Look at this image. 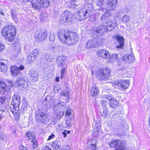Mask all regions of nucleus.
Wrapping results in <instances>:
<instances>
[{
    "instance_id": "nucleus-1",
    "label": "nucleus",
    "mask_w": 150,
    "mask_h": 150,
    "mask_svg": "<svg viewBox=\"0 0 150 150\" xmlns=\"http://www.w3.org/2000/svg\"><path fill=\"white\" fill-rule=\"evenodd\" d=\"M115 25L114 23H112L111 21H108L104 23L103 25L100 26L99 27L92 28L91 30L92 32V33L96 35L97 37L103 35L105 32L112 30Z\"/></svg>"
},
{
    "instance_id": "nucleus-2",
    "label": "nucleus",
    "mask_w": 150,
    "mask_h": 150,
    "mask_svg": "<svg viewBox=\"0 0 150 150\" xmlns=\"http://www.w3.org/2000/svg\"><path fill=\"white\" fill-rule=\"evenodd\" d=\"M16 30L12 25H6L3 29L1 33L3 36L6 37V39L9 41H12L16 35Z\"/></svg>"
},
{
    "instance_id": "nucleus-3",
    "label": "nucleus",
    "mask_w": 150,
    "mask_h": 150,
    "mask_svg": "<svg viewBox=\"0 0 150 150\" xmlns=\"http://www.w3.org/2000/svg\"><path fill=\"white\" fill-rule=\"evenodd\" d=\"M112 148H115L114 150H127V148L125 146L126 143L124 140L120 139L113 140L109 144Z\"/></svg>"
},
{
    "instance_id": "nucleus-4",
    "label": "nucleus",
    "mask_w": 150,
    "mask_h": 150,
    "mask_svg": "<svg viewBox=\"0 0 150 150\" xmlns=\"http://www.w3.org/2000/svg\"><path fill=\"white\" fill-rule=\"evenodd\" d=\"M12 100H13L11 102L10 110L12 113L15 114L17 113L19 110L20 98L18 95H14L13 97Z\"/></svg>"
},
{
    "instance_id": "nucleus-5",
    "label": "nucleus",
    "mask_w": 150,
    "mask_h": 150,
    "mask_svg": "<svg viewBox=\"0 0 150 150\" xmlns=\"http://www.w3.org/2000/svg\"><path fill=\"white\" fill-rule=\"evenodd\" d=\"M79 41V37L77 34L73 32H69L65 44L68 45L75 44Z\"/></svg>"
},
{
    "instance_id": "nucleus-6",
    "label": "nucleus",
    "mask_w": 150,
    "mask_h": 150,
    "mask_svg": "<svg viewBox=\"0 0 150 150\" xmlns=\"http://www.w3.org/2000/svg\"><path fill=\"white\" fill-rule=\"evenodd\" d=\"M110 73V71L108 68L100 69L97 71L96 76L100 80H104L109 76Z\"/></svg>"
},
{
    "instance_id": "nucleus-7",
    "label": "nucleus",
    "mask_w": 150,
    "mask_h": 150,
    "mask_svg": "<svg viewBox=\"0 0 150 150\" xmlns=\"http://www.w3.org/2000/svg\"><path fill=\"white\" fill-rule=\"evenodd\" d=\"M129 81L127 80H119L118 81H115L110 83L111 85H118L121 87L123 89H125L127 88L129 86Z\"/></svg>"
},
{
    "instance_id": "nucleus-8",
    "label": "nucleus",
    "mask_w": 150,
    "mask_h": 150,
    "mask_svg": "<svg viewBox=\"0 0 150 150\" xmlns=\"http://www.w3.org/2000/svg\"><path fill=\"white\" fill-rule=\"evenodd\" d=\"M35 118L37 122L40 123H45L47 119L46 114L40 110H38L37 112Z\"/></svg>"
},
{
    "instance_id": "nucleus-9",
    "label": "nucleus",
    "mask_w": 150,
    "mask_h": 150,
    "mask_svg": "<svg viewBox=\"0 0 150 150\" xmlns=\"http://www.w3.org/2000/svg\"><path fill=\"white\" fill-rule=\"evenodd\" d=\"M69 32H66L64 30L59 31L58 32V35L60 41L62 42H65L68 37Z\"/></svg>"
},
{
    "instance_id": "nucleus-10",
    "label": "nucleus",
    "mask_w": 150,
    "mask_h": 150,
    "mask_svg": "<svg viewBox=\"0 0 150 150\" xmlns=\"http://www.w3.org/2000/svg\"><path fill=\"white\" fill-rule=\"evenodd\" d=\"M118 1L117 0H108L107 3V7L108 10H114L116 8Z\"/></svg>"
},
{
    "instance_id": "nucleus-11",
    "label": "nucleus",
    "mask_w": 150,
    "mask_h": 150,
    "mask_svg": "<svg viewBox=\"0 0 150 150\" xmlns=\"http://www.w3.org/2000/svg\"><path fill=\"white\" fill-rule=\"evenodd\" d=\"M85 9H81L77 13L76 19L79 21H81L88 18L90 15L88 14V13L84 11Z\"/></svg>"
},
{
    "instance_id": "nucleus-12",
    "label": "nucleus",
    "mask_w": 150,
    "mask_h": 150,
    "mask_svg": "<svg viewBox=\"0 0 150 150\" xmlns=\"http://www.w3.org/2000/svg\"><path fill=\"white\" fill-rule=\"evenodd\" d=\"M66 57L62 55L59 54L56 58V62L59 67H63L65 63Z\"/></svg>"
},
{
    "instance_id": "nucleus-13",
    "label": "nucleus",
    "mask_w": 150,
    "mask_h": 150,
    "mask_svg": "<svg viewBox=\"0 0 150 150\" xmlns=\"http://www.w3.org/2000/svg\"><path fill=\"white\" fill-rule=\"evenodd\" d=\"M106 99L110 101V106L112 108L117 107L119 105V102L115 99V98L112 97L110 95L106 96Z\"/></svg>"
},
{
    "instance_id": "nucleus-14",
    "label": "nucleus",
    "mask_w": 150,
    "mask_h": 150,
    "mask_svg": "<svg viewBox=\"0 0 150 150\" xmlns=\"http://www.w3.org/2000/svg\"><path fill=\"white\" fill-rule=\"evenodd\" d=\"M122 59L125 63H131L134 62L135 57L133 54H126L122 57Z\"/></svg>"
},
{
    "instance_id": "nucleus-15",
    "label": "nucleus",
    "mask_w": 150,
    "mask_h": 150,
    "mask_svg": "<svg viewBox=\"0 0 150 150\" xmlns=\"http://www.w3.org/2000/svg\"><path fill=\"white\" fill-rule=\"evenodd\" d=\"M47 36L46 30L39 31L37 33L36 39L39 41H42L45 39Z\"/></svg>"
},
{
    "instance_id": "nucleus-16",
    "label": "nucleus",
    "mask_w": 150,
    "mask_h": 150,
    "mask_svg": "<svg viewBox=\"0 0 150 150\" xmlns=\"http://www.w3.org/2000/svg\"><path fill=\"white\" fill-rule=\"evenodd\" d=\"M118 44L116 46V48L119 50L122 49L124 45V39L123 38L119 35H117L116 38Z\"/></svg>"
},
{
    "instance_id": "nucleus-17",
    "label": "nucleus",
    "mask_w": 150,
    "mask_h": 150,
    "mask_svg": "<svg viewBox=\"0 0 150 150\" xmlns=\"http://www.w3.org/2000/svg\"><path fill=\"white\" fill-rule=\"evenodd\" d=\"M38 54V51L36 50H34L31 52L27 57V61L28 63H31L35 60Z\"/></svg>"
},
{
    "instance_id": "nucleus-18",
    "label": "nucleus",
    "mask_w": 150,
    "mask_h": 150,
    "mask_svg": "<svg viewBox=\"0 0 150 150\" xmlns=\"http://www.w3.org/2000/svg\"><path fill=\"white\" fill-rule=\"evenodd\" d=\"M0 88L4 91V94L5 95H7L8 94V92L10 90V86H6L3 81H1L0 82Z\"/></svg>"
},
{
    "instance_id": "nucleus-19",
    "label": "nucleus",
    "mask_w": 150,
    "mask_h": 150,
    "mask_svg": "<svg viewBox=\"0 0 150 150\" xmlns=\"http://www.w3.org/2000/svg\"><path fill=\"white\" fill-rule=\"evenodd\" d=\"M97 54L99 57L107 58L110 56L109 52L104 50H101L98 51Z\"/></svg>"
},
{
    "instance_id": "nucleus-20",
    "label": "nucleus",
    "mask_w": 150,
    "mask_h": 150,
    "mask_svg": "<svg viewBox=\"0 0 150 150\" xmlns=\"http://www.w3.org/2000/svg\"><path fill=\"white\" fill-rule=\"evenodd\" d=\"M96 41L95 39L90 40L86 43V48L89 49L96 47Z\"/></svg>"
},
{
    "instance_id": "nucleus-21",
    "label": "nucleus",
    "mask_w": 150,
    "mask_h": 150,
    "mask_svg": "<svg viewBox=\"0 0 150 150\" xmlns=\"http://www.w3.org/2000/svg\"><path fill=\"white\" fill-rule=\"evenodd\" d=\"M85 9V11L88 13V14L89 15V12L93 11L94 9L93 5L91 3H88L85 4L83 7V10Z\"/></svg>"
},
{
    "instance_id": "nucleus-22",
    "label": "nucleus",
    "mask_w": 150,
    "mask_h": 150,
    "mask_svg": "<svg viewBox=\"0 0 150 150\" xmlns=\"http://www.w3.org/2000/svg\"><path fill=\"white\" fill-rule=\"evenodd\" d=\"M11 74L14 76H17L20 73L18 68L15 66H13L10 68Z\"/></svg>"
},
{
    "instance_id": "nucleus-23",
    "label": "nucleus",
    "mask_w": 150,
    "mask_h": 150,
    "mask_svg": "<svg viewBox=\"0 0 150 150\" xmlns=\"http://www.w3.org/2000/svg\"><path fill=\"white\" fill-rule=\"evenodd\" d=\"M25 81L23 77L21 76H18L16 80V83L17 86H22L24 85Z\"/></svg>"
},
{
    "instance_id": "nucleus-24",
    "label": "nucleus",
    "mask_w": 150,
    "mask_h": 150,
    "mask_svg": "<svg viewBox=\"0 0 150 150\" xmlns=\"http://www.w3.org/2000/svg\"><path fill=\"white\" fill-rule=\"evenodd\" d=\"M7 60H4L3 62H0V71L4 72L7 71L8 69V67L6 65V62Z\"/></svg>"
},
{
    "instance_id": "nucleus-25",
    "label": "nucleus",
    "mask_w": 150,
    "mask_h": 150,
    "mask_svg": "<svg viewBox=\"0 0 150 150\" xmlns=\"http://www.w3.org/2000/svg\"><path fill=\"white\" fill-rule=\"evenodd\" d=\"M61 15V16L65 17L66 20H70L72 17L71 12L68 11H64Z\"/></svg>"
},
{
    "instance_id": "nucleus-26",
    "label": "nucleus",
    "mask_w": 150,
    "mask_h": 150,
    "mask_svg": "<svg viewBox=\"0 0 150 150\" xmlns=\"http://www.w3.org/2000/svg\"><path fill=\"white\" fill-rule=\"evenodd\" d=\"M52 146L56 150H61V146L60 142H54L52 144Z\"/></svg>"
},
{
    "instance_id": "nucleus-27",
    "label": "nucleus",
    "mask_w": 150,
    "mask_h": 150,
    "mask_svg": "<svg viewBox=\"0 0 150 150\" xmlns=\"http://www.w3.org/2000/svg\"><path fill=\"white\" fill-rule=\"evenodd\" d=\"M98 89L95 86H92L90 91V94L93 97L96 96L98 94Z\"/></svg>"
},
{
    "instance_id": "nucleus-28",
    "label": "nucleus",
    "mask_w": 150,
    "mask_h": 150,
    "mask_svg": "<svg viewBox=\"0 0 150 150\" xmlns=\"http://www.w3.org/2000/svg\"><path fill=\"white\" fill-rule=\"evenodd\" d=\"M40 1L41 7H47L50 5L49 0H40Z\"/></svg>"
},
{
    "instance_id": "nucleus-29",
    "label": "nucleus",
    "mask_w": 150,
    "mask_h": 150,
    "mask_svg": "<svg viewBox=\"0 0 150 150\" xmlns=\"http://www.w3.org/2000/svg\"><path fill=\"white\" fill-rule=\"evenodd\" d=\"M100 129L96 127H95L93 131V135L94 137H96L99 134Z\"/></svg>"
},
{
    "instance_id": "nucleus-30",
    "label": "nucleus",
    "mask_w": 150,
    "mask_h": 150,
    "mask_svg": "<svg viewBox=\"0 0 150 150\" xmlns=\"http://www.w3.org/2000/svg\"><path fill=\"white\" fill-rule=\"evenodd\" d=\"M26 135L29 140H32L35 138V134L32 132H28L26 133Z\"/></svg>"
},
{
    "instance_id": "nucleus-31",
    "label": "nucleus",
    "mask_w": 150,
    "mask_h": 150,
    "mask_svg": "<svg viewBox=\"0 0 150 150\" xmlns=\"http://www.w3.org/2000/svg\"><path fill=\"white\" fill-rule=\"evenodd\" d=\"M32 7L35 9L37 10H39L41 8V6L40 5V2H39L36 1L35 3L33 2L32 4Z\"/></svg>"
},
{
    "instance_id": "nucleus-32",
    "label": "nucleus",
    "mask_w": 150,
    "mask_h": 150,
    "mask_svg": "<svg viewBox=\"0 0 150 150\" xmlns=\"http://www.w3.org/2000/svg\"><path fill=\"white\" fill-rule=\"evenodd\" d=\"M11 13L13 19L15 22L18 21L20 17V15H16L13 11H11Z\"/></svg>"
},
{
    "instance_id": "nucleus-33",
    "label": "nucleus",
    "mask_w": 150,
    "mask_h": 150,
    "mask_svg": "<svg viewBox=\"0 0 150 150\" xmlns=\"http://www.w3.org/2000/svg\"><path fill=\"white\" fill-rule=\"evenodd\" d=\"M3 96L0 98L1 103H3L5 101L8 99V97H10V93L8 92V94L7 95H5L4 94V92L3 94Z\"/></svg>"
},
{
    "instance_id": "nucleus-34",
    "label": "nucleus",
    "mask_w": 150,
    "mask_h": 150,
    "mask_svg": "<svg viewBox=\"0 0 150 150\" xmlns=\"http://www.w3.org/2000/svg\"><path fill=\"white\" fill-rule=\"evenodd\" d=\"M69 90L67 88L65 90L63 91L61 93V95L67 97L68 99H69Z\"/></svg>"
},
{
    "instance_id": "nucleus-35",
    "label": "nucleus",
    "mask_w": 150,
    "mask_h": 150,
    "mask_svg": "<svg viewBox=\"0 0 150 150\" xmlns=\"http://www.w3.org/2000/svg\"><path fill=\"white\" fill-rule=\"evenodd\" d=\"M110 15V13L107 12L104 13L101 17V20L103 21L108 19V17Z\"/></svg>"
},
{
    "instance_id": "nucleus-36",
    "label": "nucleus",
    "mask_w": 150,
    "mask_h": 150,
    "mask_svg": "<svg viewBox=\"0 0 150 150\" xmlns=\"http://www.w3.org/2000/svg\"><path fill=\"white\" fill-rule=\"evenodd\" d=\"M108 109L106 107H103V110L101 113V115L104 117H106L108 115Z\"/></svg>"
},
{
    "instance_id": "nucleus-37",
    "label": "nucleus",
    "mask_w": 150,
    "mask_h": 150,
    "mask_svg": "<svg viewBox=\"0 0 150 150\" xmlns=\"http://www.w3.org/2000/svg\"><path fill=\"white\" fill-rule=\"evenodd\" d=\"M130 19V18L128 15H124L122 18V21L124 23H126L128 22Z\"/></svg>"
},
{
    "instance_id": "nucleus-38",
    "label": "nucleus",
    "mask_w": 150,
    "mask_h": 150,
    "mask_svg": "<svg viewBox=\"0 0 150 150\" xmlns=\"http://www.w3.org/2000/svg\"><path fill=\"white\" fill-rule=\"evenodd\" d=\"M30 76L32 78V79L34 81H36L38 78V75L35 73H31L30 74Z\"/></svg>"
},
{
    "instance_id": "nucleus-39",
    "label": "nucleus",
    "mask_w": 150,
    "mask_h": 150,
    "mask_svg": "<svg viewBox=\"0 0 150 150\" xmlns=\"http://www.w3.org/2000/svg\"><path fill=\"white\" fill-rule=\"evenodd\" d=\"M57 119H60L64 115V112H56Z\"/></svg>"
},
{
    "instance_id": "nucleus-40",
    "label": "nucleus",
    "mask_w": 150,
    "mask_h": 150,
    "mask_svg": "<svg viewBox=\"0 0 150 150\" xmlns=\"http://www.w3.org/2000/svg\"><path fill=\"white\" fill-rule=\"evenodd\" d=\"M97 141L94 139H91L88 142V144L90 145H96Z\"/></svg>"
},
{
    "instance_id": "nucleus-41",
    "label": "nucleus",
    "mask_w": 150,
    "mask_h": 150,
    "mask_svg": "<svg viewBox=\"0 0 150 150\" xmlns=\"http://www.w3.org/2000/svg\"><path fill=\"white\" fill-rule=\"evenodd\" d=\"M45 57L46 60L48 62H52L53 59V58L50 54H47L45 56Z\"/></svg>"
},
{
    "instance_id": "nucleus-42",
    "label": "nucleus",
    "mask_w": 150,
    "mask_h": 150,
    "mask_svg": "<svg viewBox=\"0 0 150 150\" xmlns=\"http://www.w3.org/2000/svg\"><path fill=\"white\" fill-rule=\"evenodd\" d=\"M31 141L33 144V149L36 148L38 146V143L35 139H35L31 140Z\"/></svg>"
},
{
    "instance_id": "nucleus-43",
    "label": "nucleus",
    "mask_w": 150,
    "mask_h": 150,
    "mask_svg": "<svg viewBox=\"0 0 150 150\" xmlns=\"http://www.w3.org/2000/svg\"><path fill=\"white\" fill-rule=\"evenodd\" d=\"M49 39L52 42L54 41L55 39V35L54 33H50Z\"/></svg>"
},
{
    "instance_id": "nucleus-44",
    "label": "nucleus",
    "mask_w": 150,
    "mask_h": 150,
    "mask_svg": "<svg viewBox=\"0 0 150 150\" xmlns=\"http://www.w3.org/2000/svg\"><path fill=\"white\" fill-rule=\"evenodd\" d=\"M118 57V54L115 53L112 54L110 56V58L111 59L114 60L116 59Z\"/></svg>"
},
{
    "instance_id": "nucleus-45",
    "label": "nucleus",
    "mask_w": 150,
    "mask_h": 150,
    "mask_svg": "<svg viewBox=\"0 0 150 150\" xmlns=\"http://www.w3.org/2000/svg\"><path fill=\"white\" fill-rule=\"evenodd\" d=\"M115 112L117 115L120 117L121 115L123 114L124 111L120 109L118 110L117 112Z\"/></svg>"
},
{
    "instance_id": "nucleus-46",
    "label": "nucleus",
    "mask_w": 150,
    "mask_h": 150,
    "mask_svg": "<svg viewBox=\"0 0 150 150\" xmlns=\"http://www.w3.org/2000/svg\"><path fill=\"white\" fill-rule=\"evenodd\" d=\"M65 19V17H62V16H61V18L60 19V21L61 22H62V23L67 22L69 20H66Z\"/></svg>"
},
{
    "instance_id": "nucleus-47",
    "label": "nucleus",
    "mask_w": 150,
    "mask_h": 150,
    "mask_svg": "<svg viewBox=\"0 0 150 150\" xmlns=\"http://www.w3.org/2000/svg\"><path fill=\"white\" fill-rule=\"evenodd\" d=\"M71 120L69 119L66 121V123L68 127H71L72 124L71 122Z\"/></svg>"
},
{
    "instance_id": "nucleus-48",
    "label": "nucleus",
    "mask_w": 150,
    "mask_h": 150,
    "mask_svg": "<svg viewBox=\"0 0 150 150\" xmlns=\"http://www.w3.org/2000/svg\"><path fill=\"white\" fill-rule=\"evenodd\" d=\"M66 69L65 68H63L61 72V78H62L64 77V74L65 73Z\"/></svg>"
},
{
    "instance_id": "nucleus-49",
    "label": "nucleus",
    "mask_w": 150,
    "mask_h": 150,
    "mask_svg": "<svg viewBox=\"0 0 150 150\" xmlns=\"http://www.w3.org/2000/svg\"><path fill=\"white\" fill-rule=\"evenodd\" d=\"M118 117H119L118 115H117V114L115 112L114 114L112 115V117L111 118V119L114 120L115 119H117Z\"/></svg>"
},
{
    "instance_id": "nucleus-50",
    "label": "nucleus",
    "mask_w": 150,
    "mask_h": 150,
    "mask_svg": "<svg viewBox=\"0 0 150 150\" xmlns=\"http://www.w3.org/2000/svg\"><path fill=\"white\" fill-rule=\"evenodd\" d=\"M63 150H70V147L69 146L64 145L63 147Z\"/></svg>"
},
{
    "instance_id": "nucleus-51",
    "label": "nucleus",
    "mask_w": 150,
    "mask_h": 150,
    "mask_svg": "<svg viewBox=\"0 0 150 150\" xmlns=\"http://www.w3.org/2000/svg\"><path fill=\"white\" fill-rule=\"evenodd\" d=\"M101 104L104 107H106V105L108 104V102L105 100H102Z\"/></svg>"
},
{
    "instance_id": "nucleus-52",
    "label": "nucleus",
    "mask_w": 150,
    "mask_h": 150,
    "mask_svg": "<svg viewBox=\"0 0 150 150\" xmlns=\"http://www.w3.org/2000/svg\"><path fill=\"white\" fill-rule=\"evenodd\" d=\"M97 3L98 5L100 6H103V2L104 0H98Z\"/></svg>"
},
{
    "instance_id": "nucleus-53",
    "label": "nucleus",
    "mask_w": 150,
    "mask_h": 150,
    "mask_svg": "<svg viewBox=\"0 0 150 150\" xmlns=\"http://www.w3.org/2000/svg\"><path fill=\"white\" fill-rule=\"evenodd\" d=\"M118 69L120 70H123L125 68V67L123 64L119 65Z\"/></svg>"
},
{
    "instance_id": "nucleus-54",
    "label": "nucleus",
    "mask_w": 150,
    "mask_h": 150,
    "mask_svg": "<svg viewBox=\"0 0 150 150\" xmlns=\"http://www.w3.org/2000/svg\"><path fill=\"white\" fill-rule=\"evenodd\" d=\"M70 109H67L66 112L65 116H67L70 115L71 114Z\"/></svg>"
},
{
    "instance_id": "nucleus-55",
    "label": "nucleus",
    "mask_w": 150,
    "mask_h": 150,
    "mask_svg": "<svg viewBox=\"0 0 150 150\" xmlns=\"http://www.w3.org/2000/svg\"><path fill=\"white\" fill-rule=\"evenodd\" d=\"M4 48V46L0 42V52L3 50Z\"/></svg>"
},
{
    "instance_id": "nucleus-56",
    "label": "nucleus",
    "mask_w": 150,
    "mask_h": 150,
    "mask_svg": "<svg viewBox=\"0 0 150 150\" xmlns=\"http://www.w3.org/2000/svg\"><path fill=\"white\" fill-rule=\"evenodd\" d=\"M28 0H20V2L21 5L25 4L26 1H28Z\"/></svg>"
},
{
    "instance_id": "nucleus-57",
    "label": "nucleus",
    "mask_w": 150,
    "mask_h": 150,
    "mask_svg": "<svg viewBox=\"0 0 150 150\" xmlns=\"http://www.w3.org/2000/svg\"><path fill=\"white\" fill-rule=\"evenodd\" d=\"M96 145H91L89 148L92 150H95L96 148Z\"/></svg>"
},
{
    "instance_id": "nucleus-58",
    "label": "nucleus",
    "mask_w": 150,
    "mask_h": 150,
    "mask_svg": "<svg viewBox=\"0 0 150 150\" xmlns=\"http://www.w3.org/2000/svg\"><path fill=\"white\" fill-rule=\"evenodd\" d=\"M54 136V135L53 134H52V135H50L49 137L47 139V140H51V139H52L53 137Z\"/></svg>"
},
{
    "instance_id": "nucleus-59",
    "label": "nucleus",
    "mask_w": 150,
    "mask_h": 150,
    "mask_svg": "<svg viewBox=\"0 0 150 150\" xmlns=\"http://www.w3.org/2000/svg\"><path fill=\"white\" fill-rule=\"evenodd\" d=\"M24 69V66L23 65H21L18 68L19 70H23Z\"/></svg>"
},
{
    "instance_id": "nucleus-60",
    "label": "nucleus",
    "mask_w": 150,
    "mask_h": 150,
    "mask_svg": "<svg viewBox=\"0 0 150 150\" xmlns=\"http://www.w3.org/2000/svg\"><path fill=\"white\" fill-rule=\"evenodd\" d=\"M54 90L55 92H56V90H57V91L58 92L59 91H60L61 90V88H59L55 87L54 88Z\"/></svg>"
},
{
    "instance_id": "nucleus-61",
    "label": "nucleus",
    "mask_w": 150,
    "mask_h": 150,
    "mask_svg": "<svg viewBox=\"0 0 150 150\" xmlns=\"http://www.w3.org/2000/svg\"><path fill=\"white\" fill-rule=\"evenodd\" d=\"M42 150H51V149L48 147L45 146L44 149H42Z\"/></svg>"
},
{
    "instance_id": "nucleus-62",
    "label": "nucleus",
    "mask_w": 150,
    "mask_h": 150,
    "mask_svg": "<svg viewBox=\"0 0 150 150\" xmlns=\"http://www.w3.org/2000/svg\"><path fill=\"white\" fill-rule=\"evenodd\" d=\"M62 134L64 135V137H66L67 135V131L65 130L64 132H62Z\"/></svg>"
},
{
    "instance_id": "nucleus-63",
    "label": "nucleus",
    "mask_w": 150,
    "mask_h": 150,
    "mask_svg": "<svg viewBox=\"0 0 150 150\" xmlns=\"http://www.w3.org/2000/svg\"><path fill=\"white\" fill-rule=\"evenodd\" d=\"M20 150H27L25 147L23 146H21L20 147Z\"/></svg>"
},
{
    "instance_id": "nucleus-64",
    "label": "nucleus",
    "mask_w": 150,
    "mask_h": 150,
    "mask_svg": "<svg viewBox=\"0 0 150 150\" xmlns=\"http://www.w3.org/2000/svg\"><path fill=\"white\" fill-rule=\"evenodd\" d=\"M50 97L49 96H47L45 98V100L46 101H47V102H48V100L49 99Z\"/></svg>"
}]
</instances>
